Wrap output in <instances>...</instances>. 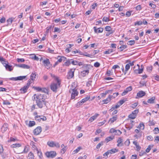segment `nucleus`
<instances>
[{
  "label": "nucleus",
  "instance_id": "obj_19",
  "mask_svg": "<svg viewBox=\"0 0 159 159\" xmlns=\"http://www.w3.org/2000/svg\"><path fill=\"white\" fill-rule=\"evenodd\" d=\"M70 92L71 93H73V94H75L76 95H78V92L77 90V89L75 88L74 89H71L70 90Z\"/></svg>",
  "mask_w": 159,
  "mask_h": 159
},
{
  "label": "nucleus",
  "instance_id": "obj_23",
  "mask_svg": "<svg viewBox=\"0 0 159 159\" xmlns=\"http://www.w3.org/2000/svg\"><path fill=\"white\" fill-rule=\"evenodd\" d=\"M28 89V88L25 85L20 89V90L21 91V92L22 93H24L27 92V90Z\"/></svg>",
  "mask_w": 159,
  "mask_h": 159
},
{
  "label": "nucleus",
  "instance_id": "obj_15",
  "mask_svg": "<svg viewBox=\"0 0 159 159\" xmlns=\"http://www.w3.org/2000/svg\"><path fill=\"white\" fill-rule=\"evenodd\" d=\"M99 115L98 114L96 113L94 115L92 116L89 119V121L92 122L95 120Z\"/></svg>",
  "mask_w": 159,
  "mask_h": 159
},
{
  "label": "nucleus",
  "instance_id": "obj_32",
  "mask_svg": "<svg viewBox=\"0 0 159 159\" xmlns=\"http://www.w3.org/2000/svg\"><path fill=\"white\" fill-rule=\"evenodd\" d=\"M111 99L108 96L106 99L102 100V102H103V103L107 104L110 101Z\"/></svg>",
  "mask_w": 159,
  "mask_h": 159
},
{
  "label": "nucleus",
  "instance_id": "obj_8",
  "mask_svg": "<svg viewBox=\"0 0 159 159\" xmlns=\"http://www.w3.org/2000/svg\"><path fill=\"white\" fill-rule=\"evenodd\" d=\"M118 150L116 148H113L111 149L108 150L104 154V156H107L109 154L114 153L117 152Z\"/></svg>",
  "mask_w": 159,
  "mask_h": 159
},
{
  "label": "nucleus",
  "instance_id": "obj_35",
  "mask_svg": "<svg viewBox=\"0 0 159 159\" xmlns=\"http://www.w3.org/2000/svg\"><path fill=\"white\" fill-rule=\"evenodd\" d=\"M26 77V76H20L17 77H16L17 78V80H23L25 79Z\"/></svg>",
  "mask_w": 159,
  "mask_h": 159
},
{
  "label": "nucleus",
  "instance_id": "obj_52",
  "mask_svg": "<svg viewBox=\"0 0 159 159\" xmlns=\"http://www.w3.org/2000/svg\"><path fill=\"white\" fill-rule=\"evenodd\" d=\"M153 131L155 134H157L159 132V129L158 128H155L154 129Z\"/></svg>",
  "mask_w": 159,
  "mask_h": 159
},
{
  "label": "nucleus",
  "instance_id": "obj_21",
  "mask_svg": "<svg viewBox=\"0 0 159 159\" xmlns=\"http://www.w3.org/2000/svg\"><path fill=\"white\" fill-rule=\"evenodd\" d=\"M117 119V116H113L112 118H111L109 120V122H110L111 123H112L113 122L115 121Z\"/></svg>",
  "mask_w": 159,
  "mask_h": 159
},
{
  "label": "nucleus",
  "instance_id": "obj_53",
  "mask_svg": "<svg viewBox=\"0 0 159 159\" xmlns=\"http://www.w3.org/2000/svg\"><path fill=\"white\" fill-rule=\"evenodd\" d=\"M105 29L106 31H110L112 29L110 26H107L105 27Z\"/></svg>",
  "mask_w": 159,
  "mask_h": 159
},
{
  "label": "nucleus",
  "instance_id": "obj_45",
  "mask_svg": "<svg viewBox=\"0 0 159 159\" xmlns=\"http://www.w3.org/2000/svg\"><path fill=\"white\" fill-rule=\"evenodd\" d=\"M35 125V122L34 121H31L29 122V125L30 127L33 126Z\"/></svg>",
  "mask_w": 159,
  "mask_h": 159
},
{
  "label": "nucleus",
  "instance_id": "obj_10",
  "mask_svg": "<svg viewBox=\"0 0 159 159\" xmlns=\"http://www.w3.org/2000/svg\"><path fill=\"white\" fill-rule=\"evenodd\" d=\"M44 66L47 68V69L50 68L51 66V65L50 62L49 61V60L48 59H46L45 60H44L43 61Z\"/></svg>",
  "mask_w": 159,
  "mask_h": 159
},
{
  "label": "nucleus",
  "instance_id": "obj_13",
  "mask_svg": "<svg viewBox=\"0 0 159 159\" xmlns=\"http://www.w3.org/2000/svg\"><path fill=\"white\" fill-rule=\"evenodd\" d=\"M15 66L16 67L21 68L23 69H29L30 67L29 66L24 64H15Z\"/></svg>",
  "mask_w": 159,
  "mask_h": 159
},
{
  "label": "nucleus",
  "instance_id": "obj_16",
  "mask_svg": "<svg viewBox=\"0 0 159 159\" xmlns=\"http://www.w3.org/2000/svg\"><path fill=\"white\" fill-rule=\"evenodd\" d=\"M118 144L117 146L118 147H121L123 146V140L121 138H119L117 141Z\"/></svg>",
  "mask_w": 159,
  "mask_h": 159
},
{
  "label": "nucleus",
  "instance_id": "obj_34",
  "mask_svg": "<svg viewBox=\"0 0 159 159\" xmlns=\"http://www.w3.org/2000/svg\"><path fill=\"white\" fill-rule=\"evenodd\" d=\"M79 53L80 55H83L84 56H86V57H91V55H90L89 54H87V55H85V54H84V53H83L82 52L79 51Z\"/></svg>",
  "mask_w": 159,
  "mask_h": 159
},
{
  "label": "nucleus",
  "instance_id": "obj_6",
  "mask_svg": "<svg viewBox=\"0 0 159 159\" xmlns=\"http://www.w3.org/2000/svg\"><path fill=\"white\" fill-rule=\"evenodd\" d=\"M75 69H71L70 70L68 73L67 75V78L70 79L72 78L74 76V72L75 70Z\"/></svg>",
  "mask_w": 159,
  "mask_h": 159
},
{
  "label": "nucleus",
  "instance_id": "obj_17",
  "mask_svg": "<svg viewBox=\"0 0 159 159\" xmlns=\"http://www.w3.org/2000/svg\"><path fill=\"white\" fill-rule=\"evenodd\" d=\"M137 66H138V70H134V69L135 68V67H134L133 68V70H134V72L136 73H138L139 74L143 72V70L140 68H139V64H137Z\"/></svg>",
  "mask_w": 159,
  "mask_h": 159
},
{
  "label": "nucleus",
  "instance_id": "obj_27",
  "mask_svg": "<svg viewBox=\"0 0 159 159\" xmlns=\"http://www.w3.org/2000/svg\"><path fill=\"white\" fill-rule=\"evenodd\" d=\"M155 98L154 97H152L148 100L147 102L149 103H153L154 102Z\"/></svg>",
  "mask_w": 159,
  "mask_h": 159
},
{
  "label": "nucleus",
  "instance_id": "obj_62",
  "mask_svg": "<svg viewBox=\"0 0 159 159\" xmlns=\"http://www.w3.org/2000/svg\"><path fill=\"white\" fill-rule=\"evenodd\" d=\"M138 105V103H134L133 104L131 105V107L133 108H135Z\"/></svg>",
  "mask_w": 159,
  "mask_h": 159
},
{
  "label": "nucleus",
  "instance_id": "obj_14",
  "mask_svg": "<svg viewBox=\"0 0 159 159\" xmlns=\"http://www.w3.org/2000/svg\"><path fill=\"white\" fill-rule=\"evenodd\" d=\"M93 29L95 33H101L103 31V29L102 28H97L96 26L94 27Z\"/></svg>",
  "mask_w": 159,
  "mask_h": 159
},
{
  "label": "nucleus",
  "instance_id": "obj_41",
  "mask_svg": "<svg viewBox=\"0 0 159 159\" xmlns=\"http://www.w3.org/2000/svg\"><path fill=\"white\" fill-rule=\"evenodd\" d=\"M128 117L129 118L134 119L136 117V116H135V115L132 114V113H131L129 115Z\"/></svg>",
  "mask_w": 159,
  "mask_h": 159
},
{
  "label": "nucleus",
  "instance_id": "obj_12",
  "mask_svg": "<svg viewBox=\"0 0 159 159\" xmlns=\"http://www.w3.org/2000/svg\"><path fill=\"white\" fill-rule=\"evenodd\" d=\"M41 131V127L40 126H39L34 130L33 133L34 135H38L40 134Z\"/></svg>",
  "mask_w": 159,
  "mask_h": 159
},
{
  "label": "nucleus",
  "instance_id": "obj_55",
  "mask_svg": "<svg viewBox=\"0 0 159 159\" xmlns=\"http://www.w3.org/2000/svg\"><path fill=\"white\" fill-rule=\"evenodd\" d=\"M132 89V86H129V87H128L125 90L127 91L128 92H129L131 91Z\"/></svg>",
  "mask_w": 159,
  "mask_h": 159
},
{
  "label": "nucleus",
  "instance_id": "obj_63",
  "mask_svg": "<svg viewBox=\"0 0 159 159\" xmlns=\"http://www.w3.org/2000/svg\"><path fill=\"white\" fill-rule=\"evenodd\" d=\"M139 126L142 129H144V125L143 123H140Z\"/></svg>",
  "mask_w": 159,
  "mask_h": 159
},
{
  "label": "nucleus",
  "instance_id": "obj_37",
  "mask_svg": "<svg viewBox=\"0 0 159 159\" xmlns=\"http://www.w3.org/2000/svg\"><path fill=\"white\" fill-rule=\"evenodd\" d=\"M36 76V75L35 73H32L30 76V79L32 80H34L35 79V77Z\"/></svg>",
  "mask_w": 159,
  "mask_h": 159
},
{
  "label": "nucleus",
  "instance_id": "obj_57",
  "mask_svg": "<svg viewBox=\"0 0 159 159\" xmlns=\"http://www.w3.org/2000/svg\"><path fill=\"white\" fill-rule=\"evenodd\" d=\"M152 66H150L147 67V69L148 71L150 72L152 71Z\"/></svg>",
  "mask_w": 159,
  "mask_h": 159
},
{
  "label": "nucleus",
  "instance_id": "obj_18",
  "mask_svg": "<svg viewBox=\"0 0 159 159\" xmlns=\"http://www.w3.org/2000/svg\"><path fill=\"white\" fill-rule=\"evenodd\" d=\"M145 95V93L143 91H140L137 93V96L139 98H141Z\"/></svg>",
  "mask_w": 159,
  "mask_h": 159
},
{
  "label": "nucleus",
  "instance_id": "obj_44",
  "mask_svg": "<svg viewBox=\"0 0 159 159\" xmlns=\"http://www.w3.org/2000/svg\"><path fill=\"white\" fill-rule=\"evenodd\" d=\"M11 146L13 148L19 147H20L21 145L19 143H16L12 144Z\"/></svg>",
  "mask_w": 159,
  "mask_h": 159
},
{
  "label": "nucleus",
  "instance_id": "obj_22",
  "mask_svg": "<svg viewBox=\"0 0 159 159\" xmlns=\"http://www.w3.org/2000/svg\"><path fill=\"white\" fill-rule=\"evenodd\" d=\"M131 123L129 124V125H126V128L128 129L129 130L131 129H132L134 126V124H133L134 121H133L132 120V121H131Z\"/></svg>",
  "mask_w": 159,
  "mask_h": 159
},
{
  "label": "nucleus",
  "instance_id": "obj_25",
  "mask_svg": "<svg viewBox=\"0 0 159 159\" xmlns=\"http://www.w3.org/2000/svg\"><path fill=\"white\" fill-rule=\"evenodd\" d=\"M7 129L8 125L7 124H4L1 128L2 131H3L4 132L6 131Z\"/></svg>",
  "mask_w": 159,
  "mask_h": 159
},
{
  "label": "nucleus",
  "instance_id": "obj_28",
  "mask_svg": "<svg viewBox=\"0 0 159 159\" xmlns=\"http://www.w3.org/2000/svg\"><path fill=\"white\" fill-rule=\"evenodd\" d=\"M113 139H114V137L113 136L108 137L105 139V141L107 143L109 141L112 140Z\"/></svg>",
  "mask_w": 159,
  "mask_h": 159
},
{
  "label": "nucleus",
  "instance_id": "obj_61",
  "mask_svg": "<svg viewBox=\"0 0 159 159\" xmlns=\"http://www.w3.org/2000/svg\"><path fill=\"white\" fill-rule=\"evenodd\" d=\"M130 144V141L129 139H127L125 142V144L127 146H129Z\"/></svg>",
  "mask_w": 159,
  "mask_h": 159
},
{
  "label": "nucleus",
  "instance_id": "obj_49",
  "mask_svg": "<svg viewBox=\"0 0 159 159\" xmlns=\"http://www.w3.org/2000/svg\"><path fill=\"white\" fill-rule=\"evenodd\" d=\"M17 61L18 62H22L25 61V59L24 58H19L17 59Z\"/></svg>",
  "mask_w": 159,
  "mask_h": 159
},
{
  "label": "nucleus",
  "instance_id": "obj_24",
  "mask_svg": "<svg viewBox=\"0 0 159 159\" xmlns=\"http://www.w3.org/2000/svg\"><path fill=\"white\" fill-rule=\"evenodd\" d=\"M28 89V88L25 85L20 89V90L21 91V92L22 93H24L27 92V90Z\"/></svg>",
  "mask_w": 159,
  "mask_h": 159
},
{
  "label": "nucleus",
  "instance_id": "obj_51",
  "mask_svg": "<svg viewBox=\"0 0 159 159\" xmlns=\"http://www.w3.org/2000/svg\"><path fill=\"white\" fill-rule=\"evenodd\" d=\"M6 61V59L2 57H0V61L2 64V63H5Z\"/></svg>",
  "mask_w": 159,
  "mask_h": 159
},
{
  "label": "nucleus",
  "instance_id": "obj_58",
  "mask_svg": "<svg viewBox=\"0 0 159 159\" xmlns=\"http://www.w3.org/2000/svg\"><path fill=\"white\" fill-rule=\"evenodd\" d=\"M125 100L124 99L121 100H120L118 103L121 106L125 102Z\"/></svg>",
  "mask_w": 159,
  "mask_h": 159
},
{
  "label": "nucleus",
  "instance_id": "obj_59",
  "mask_svg": "<svg viewBox=\"0 0 159 159\" xmlns=\"http://www.w3.org/2000/svg\"><path fill=\"white\" fill-rule=\"evenodd\" d=\"M32 55L34 56L33 57H32V58L34 59V60L36 61H38L39 60L38 57H37L35 55L33 54Z\"/></svg>",
  "mask_w": 159,
  "mask_h": 159
},
{
  "label": "nucleus",
  "instance_id": "obj_48",
  "mask_svg": "<svg viewBox=\"0 0 159 159\" xmlns=\"http://www.w3.org/2000/svg\"><path fill=\"white\" fill-rule=\"evenodd\" d=\"M71 64L73 65H77V61H75L73 60V59H71Z\"/></svg>",
  "mask_w": 159,
  "mask_h": 159
},
{
  "label": "nucleus",
  "instance_id": "obj_64",
  "mask_svg": "<svg viewBox=\"0 0 159 159\" xmlns=\"http://www.w3.org/2000/svg\"><path fill=\"white\" fill-rule=\"evenodd\" d=\"M81 149V148L80 147H78L74 151V153H77Z\"/></svg>",
  "mask_w": 159,
  "mask_h": 159
},
{
  "label": "nucleus",
  "instance_id": "obj_30",
  "mask_svg": "<svg viewBox=\"0 0 159 159\" xmlns=\"http://www.w3.org/2000/svg\"><path fill=\"white\" fill-rule=\"evenodd\" d=\"M130 67V65L129 64H127L125 66V70L124 71V75H125L127 72L129 70Z\"/></svg>",
  "mask_w": 159,
  "mask_h": 159
},
{
  "label": "nucleus",
  "instance_id": "obj_38",
  "mask_svg": "<svg viewBox=\"0 0 159 159\" xmlns=\"http://www.w3.org/2000/svg\"><path fill=\"white\" fill-rule=\"evenodd\" d=\"M37 152L38 156L41 159H42L43 156L42 153L41 151H39L37 149Z\"/></svg>",
  "mask_w": 159,
  "mask_h": 159
},
{
  "label": "nucleus",
  "instance_id": "obj_4",
  "mask_svg": "<svg viewBox=\"0 0 159 159\" xmlns=\"http://www.w3.org/2000/svg\"><path fill=\"white\" fill-rule=\"evenodd\" d=\"M90 98V96H87L86 97L83 99L81 101L78 102L76 104V106L79 107L80 106L82 105L84 103L86 102Z\"/></svg>",
  "mask_w": 159,
  "mask_h": 159
},
{
  "label": "nucleus",
  "instance_id": "obj_40",
  "mask_svg": "<svg viewBox=\"0 0 159 159\" xmlns=\"http://www.w3.org/2000/svg\"><path fill=\"white\" fill-rule=\"evenodd\" d=\"M135 43L134 40H130L128 42L127 44L130 45H132Z\"/></svg>",
  "mask_w": 159,
  "mask_h": 159
},
{
  "label": "nucleus",
  "instance_id": "obj_31",
  "mask_svg": "<svg viewBox=\"0 0 159 159\" xmlns=\"http://www.w3.org/2000/svg\"><path fill=\"white\" fill-rule=\"evenodd\" d=\"M34 156L33 154L31 152H30L28 155V159H34Z\"/></svg>",
  "mask_w": 159,
  "mask_h": 159
},
{
  "label": "nucleus",
  "instance_id": "obj_1",
  "mask_svg": "<svg viewBox=\"0 0 159 159\" xmlns=\"http://www.w3.org/2000/svg\"><path fill=\"white\" fill-rule=\"evenodd\" d=\"M45 96V95L43 94H36L34 95L33 97L36 101H41L45 100L46 97Z\"/></svg>",
  "mask_w": 159,
  "mask_h": 159
},
{
  "label": "nucleus",
  "instance_id": "obj_42",
  "mask_svg": "<svg viewBox=\"0 0 159 159\" xmlns=\"http://www.w3.org/2000/svg\"><path fill=\"white\" fill-rule=\"evenodd\" d=\"M110 20L109 18L104 16L102 19V21L105 22H107Z\"/></svg>",
  "mask_w": 159,
  "mask_h": 159
},
{
  "label": "nucleus",
  "instance_id": "obj_56",
  "mask_svg": "<svg viewBox=\"0 0 159 159\" xmlns=\"http://www.w3.org/2000/svg\"><path fill=\"white\" fill-rule=\"evenodd\" d=\"M52 28V26H49L47 27L46 30V33H48V32Z\"/></svg>",
  "mask_w": 159,
  "mask_h": 159
},
{
  "label": "nucleus",
  "instance_id": "obj_11",
  "mask_svg": "<svg viewBox=\"0 0 159 159\" xmlns=\"http://www.w3.org/2000/svg\"><path fill=\"white\" fill-rule=\"evenodd\" d=\"M35 120H37L39 122L41 121V120L43 121L46 120V118L43 116H37L35 117Z\"/></svg>",
  "mask_w": 159,
  "mask_h": 159
},
{
  "label": "nucleus",
  "instance_id": "obj_9",
  "mask_svg": "<svg viewBox=\"0 0 159 159\" xmlns=\"http://www.w3.org/2000/svg\"><path fill=\"white\" fill-rule=\"evenodd\" d=\"M8 62L6 61L5 63H2V64L5 67L6 69L10 71H11L13 70V68L12 66L8 65Z\"/></svg>",
  "mask_w": 159,
  "mask_h": 159
},
{
  "label": "nucleus",
  "instance_id": "obj_26",
  "mask_svg": "<svg viewBox=\"0 0 159 159\" xmlns=\"http://www.w3.org/2000/svg\"><path fill=\"white\" fill-rule=\"evenodd\" d=\"M133 143L136 146L137 148V151H139L141 147L139 146V145L138 144L137 142L136 141H134Z\"/></svg>",
  "mask_w": 159,
  "mask_h": 159
},
{
  "label": "nucleus",
  "instance_id": "obj_29",
  "mask_svg": "<svg viewBox=\"0 0 159 159\" xmlns=\"http://www.w3.org/2000/svg\"><path fill=\"white\" fill-rule=\"evenodd\" d=\"M127 47V46L126 45H122L120 47H119L118 46V49H120V51H123L124 49L126 48Z\"/></svg>",
  "mask_w": 159,
  "mask_h": 159
},
{
  "label": "nucleus",
  "instance_id": "obj_39",
  "mask_svg": "<svg viewBox=\"0 0 159 159\" xmlns=\"http://www.w3.org/2000/svg\"><path fill=\"white\" fill-rule=\"evenodd\" d=\"M71 59L68 60L66 61V62L65 63V64L66 66H69L71 64Z\"/></svg>",
  "mask_w": 159,
  "mask_h": 159
},
{
  "label": "nucleus",
  "instance_id": "obj_7",
  "mask_svg": "<svg viewBox=\"0 0 159 159\" xmlns=\"http://www.w3.org/2000/svg\"><path fill=\"white\" fill-rule=\"evenodd\" d=\"M36 104L40 108H42L44 105H46V102L45 100L43 101H36Z\"/></svg>",
  "mask_w": 159,
  "mask_h": 159
},
{
  "label": "nucleus",
  "instance_id": "obj_47",
  "mask_svg": "<svg viewBox=\"0 0 159 159\" xmlns=\"http://www.w3.org/2000/svg\"><path fill=\"white\" fill-rule=\"evenodd\" d=\"M3 104L4 105H10L11 104V103L10 102L8 101L4 100L3 101Z\"/></svg>",
  "mask_w": 159,
  "mask_h": 159
},
{
  "label": "nucleus",
  "instance_id": "obj_36",
  "mask_svg": "<svg viewBox=\"0 0 159 159\" xmlns=\"http://www.w3.org/2000/svg\"><path fill=\"white\" fill-rule=\"evenodd\" d=\"M50 75H51V77L52 78H54L55 80L56 81H60L58 79V78L57 77V76H55V75L54 74H53L51 73V74H50Z\"/></svg>",
  "mask_w": 159,
  "mask_h": 159
},
{
  "label": "nucleus",
  "instance_id": "obj_60",
  "mask_svg": "<svg viewBox=\"0 0 159 159\" xmlns=\"http://www.w3.org/2000/svg\"><path fill=\"white\" fill-rule=\"evenodd\" d=\"M100 66V64L98 62H97L95 63L94 64V66L95 67H99Z\"/></svg>",
  "mask_w": 159,
  "mask_h": 159
},
{
  "label": "nucleus",
  "instance_id": "obj_50",
  "mask_svg": "<svg viewBox=\"0 0 159 159\" xmlns=\"http://www.w3.org/2000/svg\"><path fill=\"white\" fill-rule=\"evenodd\" d=\"M138 112L139 109H136L134 111H133L131 113H132V114L135 115V116H136Z\"/></svg>",
  "mask_w": 159,
  "mask_h": 159
},
{
  "label": "nucleus",
  "instance_id": "obj_54",
  "mask_svg": "<svg viewBox=\"0 0 159 159\" xmlns=\"http://www.w3.org/2000/svg\"><path fill=\"white\" fill-rule=\"evenodd\" d=\"M12 21L13 19L12 18L8 19L7 20V21L9 24H11L12 23Z\"/></svg>",
  "mask_w": 159,
  "mask_h": 159
},
{
  "label": "nucleus",
  "instance_id": "obj_43",
  "mask_svg": "<svg viewBox=\"0 0 159 159\" xmlns=\"http://www.w3.org/2000/svg\"><path fill=\"white\" fill-rule=\"evenodd\" d=\"M121 134V132L120 130H115V134L120 135Z\"/></svg>",
  "mask_w": 159,
  "mask_h": 159
},
{
  "label": "nucleus",
  "instance_id": "obj_20",
  "mask_svg": "<svg viewBox=\"0 0 159 159\" xmlns=\"http://www.w3.org/2000/svg\"><path fill=\"white\" fill-rule=\"evenodd\" d=\"M89 72V70H83L81 73V75L83 77L85 76L86 75L88 74Z\"/></svg>",
  "mask_w": 159,
  "mask_h": 159
},
{
  "label": "nucleus",
  "instance_id": "obj_2",
  "mask_svg": "<svg viewBox=\"0 0 159 159\" xmlns=\"http://www.w3.org/2000/svg\"><path fill=\"white\" fill-rule=\"evenodd\" d=\"M60 81H56V83H52L50 85L51 89L53 91L56 92L57 89L60 87Z\"/></svg>",
  "mask_w": 159,
  "mask_h": 159
},
{
  "label": "nucleus",
  "instance_id": "obj_46",
  "mask_svg": "<svg viewBox=\"0 0 159 159\" xmlns=\"http://www.w3.org/2000/svg\"><path fill=\"white\" fill-rule=\"evenodd\" d=\"M103 144V142H101L100 143H98V145H97L96 148L98 149H99L100 148V147Z\"/></svg>",
  "mask_w": 159,
  "mask_h": 159
},
{
  "label": "nucleus",
  "instance_id": "obj_5",
  "mask_svg": "<svg viewBox=\"0 0 159 159\" xmlns=\"http://www.w3.org/2000/svg\"><path fill=\"white\" fill-rule=\"evenodd\" d=\"M56 152L53 151L47 152L45 153V155L47 157L51 158L54 157L56 156Z\"/></svg>",
  "mask_w": 159,
  "mask_h": 159
},
{
  "label": "nucleus",
  "instance_id": "obj_33",
  "mask_svg": "<svg viewBox=\"0 0 159 159\" xmlns=\"http://www.w3.org/2000/svg\"><path fill=\"white\" fill-rule=\"evenodd\" d=\"M113 50L112 49H109L107 51H105L104 52V54H110L111 53L113 52Z\"/></svg>",
  "mask_w": 159,
  "mask_h": 159
},
{
  "label": "nucleus",
  "instance_id": "obj_3",
  "mask_svg": "<svg viewBox=\"0 0 159 159\" xmlns=\"http://www.w3.org/2000/svg\"><path fill=\"white\" fill-rule=\"evenodd\" d=\"M47 145L50 147H56L59 148L60 146L58 143L53 141H49L47 142Z\"/></svg>",
  "mask_w": 159,
  "mask_h": 159
}]
</instances>
